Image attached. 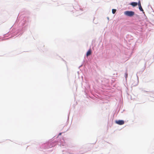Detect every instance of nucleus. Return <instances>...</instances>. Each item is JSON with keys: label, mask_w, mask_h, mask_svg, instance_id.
<instances>
[{"label": "nucleus", "mask_w": 154, "mask_h": 154, "mask_svg": "<svg viewBox=\"0 0 154 154\" xmlns=\"http://www.w3.org/2000/svg\"><path fill=\"white\" fill-rule=\"evenodd\" d=\"M80 10H82H82H83L82 9H81V8H80Z\"/></svg>", "instance_id": "23"}, {"label": "nucleus", "mask_w": 154, "mask_h": 154, "mask_svg": "<svg viewBox=\"0 0 154 154\" xmlns=\"http://www.w3.org/2000/svg\"><path fill=\"white\" fill-rule=\"evenodd\" d=\"M91 53V49L90 48L87 51L86 53V56H88V55H90Z\"/></svg>", "instance_id": "10"}, {"label": "nucleus", "mask_w": 154, "mask_h": 154, "mask_svg": "<svg viewBox=\"0 0 154 154\" xmlns=\"http://www.w3.org/2000/svg\"><path fill=\"white\" fill-rule=\"evenodd\" d=\"M126 38L129 41V40L133 39V37L129 35H126Z\"/></svg>", "instance_id": "7"}, {"label": "nucleus", "mask_w": 154, "mask_h": 154, "mask_svg": "<svg viewBox=\"0 0 154 154\" xmlns=\"http://www.w3.org/2000/svg\"><path fill=\"white\" fill-rule=\"evenodd\" d=\"M62 133V132H60V133H59L58 135L56 137V138H57L59 136L61 135Z\"/></svg>", "instance_id": "17"}, {"label": "nucleus", "mask_w": 154, "mask_h": 154, "mask_svg": "<svg viewBox=\"0 0 154 154\" xmlns=\"http://www.w3.org/2000/svg\"><path fill=\"white\" fill-rule=\"evenodd\" d=\"M115 123L119 125H122L124 124L125 121L123 120H116L115 121Z\"/></svg>", "instance_id": "4"}, {"label": "nucleus", "mask_w": 154, "mask_h": 154, "mask_svg": "<svg viewBox=\"0 0 154 154\" xmlns=\"http://www.w3.org/2000/svg\"><path fill=\"white\" fill-rule=\"evenodd\" d=\"M116 11V9H112V13L113 14H115Z\"/></svg>", "instance_id": "14"}, {"label": "nucleus", "mask_w": 154, "mask_h": 154, "mask_svg": "<svg viewBox=\"0 0 154 154\" xmlns=\"http://www.w3.org/2000/svg\"><path fill=\"white\" fill-rule=\"evenodd\" d=\"M2 41H3V40H4V39H2Z\"/></svg>", "instance_id": "24"}, {"label": "nucleus", "mask_w": 154, "mask_h": 154, "mask_svg": "<svg viewBox=\"0 0 154 154\" xmlns=\"http://www.w3.org/2000/svg\"><path fill=\"white\" fill-rule=\"evenodd\" d=\"M133 17L135 18L136 19V21L138 22V21H140V16L138 14H135L134 13V15Z\"/></svg>", "instance_id": "5"}, {"label": "nucleus", "mask_w": 154, "mask_h": 154, "mask_svg": "<svg viewBox=\"0 0 154 154\" xmlns=\"http://www.w3.org/2000/svg\"><path fill=\"white\" fill-rule=\"evenodd\" d=\"M124 14L127 17H132L134 15V12L131 10H127L124 11Z\"/></svg>", "instance_id": "3"}, {"label": "nucleus", "mask_w": 154, "mask_h": 154, "mask_svg": "<svg viewBox=\"0 0 154 154\" xmlns=\"http://www.w3.org/2000/svg\"><path fill=\"white\" fill-rule=\"evenodd\" d=\"M137 5H138V6L141 5L140 0H139L138 2H137Z\"/></svg>", "instance_id": "15"}, {"label": "nucleus", "mask_w": 154, "mask_h": 154, "mask_svg": "<svg viewBox=\"0 0 154 154\" xmlns=\"http://www.w3.org/2000/svg\"><path fill=\"white\" fill-rule=\"evenodd\" d=\"M137 2H132L129 3V5H131L132 7H134L137 6Z\"/></svg>", "instance_id": "6"}, {"label": "nucleus", "mask_w": 154, "mask_h": 154, "mask_svg": "<svg viewBox=\"0 0 154 154\" xmlns=\"http://www.w3.org/2000/svg\"><path fill=\"white\" fill-rule=\"evenodd\" d=\"M62 60L63 61H64L65 63L66 62V61L65 60H64L62 58Z\"/></svg>", "instance_id": "19"}, {"label": "nucleus", "mask_w": 154, "mask_h": 154, "mask_svg": "<svg viewBox=\"0 0 154 154\" xmlns=\"http://www.w3.org/2000/svg\"><path fill=\"white\" fill-rule=\"evenodd\" d=\"M152 22L153 23H154V20H153Z\"/></svg>", "instance_id": "22"}, {"label": "nucleus", "mask_w": 154, "mask_h": 154, "mask_svg": "<svg viewBox=\"0 0 154 154\" xmlns=\"http://www.w3.org/2000/svg\"><path fill=\"white\" fill-rule=\"evenodd\" d=\"M138 7H139V10L140 11H142L143 12V13L144 14V11H143V10L142 7V6L141 5H140V6H138Z\"/></svg>", "instance_id": "11"}, {"label": "nucleus", "mask_w": 154, "mask_h": 154, "mask_svg": "<svg viewBox=\"0 0 154 154\" xmlns=\"http://www.w3.org/2000/svg\"><path fill=\"white\" fill-rule=\"evenodd\" d=\"M86 152V151H85L84 150H82L80 151L78 153L74 154V153H71L70 154H84V153H85Z\"/></svg>", "instance_id": "9"}, {"label": "nucleus", "mask_w": 154, "mask_h": 154, "mask_svg": "<svg viewBox=\"0 0 154 154\" xmlns=\"http://www.w3.org/2000/svg\"><path fill=\"white\" fill-rule=\"evenodd\" d=\"M146 62L144 64V66L143 68V71L144 70V69H145L146 68Z\"/></svg>", "instance_id": "16"}, {"label": "nucleus", "mask_w": 154, "mask_h": 154, "mask_svg": "<svg viewBox=\"0 0 154 154\" xmlns=\"http://www.w3.org/2000/svg\"><path fill=\"white\" fill-rule=\"evenodd\" d=\"M82 65H80L79 67V68H80L82 66Z\"/></svg>", "instance_id": "21"}, {"label": "nucleus", "mask_w": 154, "mask_h": 154, "mask_svg": "<svg viewBox=\"0 0 154 154\" xmlns=\"http://www.w3.org/2000/svg\"><path fill=\"white\" fill-rule=\"evenodd\" d=\"M119 109H119V110H118V112H119Z\"/></svg>", "instance_id": "25"}, {"label": "nucleus", "mask_w": 154, "mask_h": 154, "mask_svg": "<svg viewBox=\"0 0 154 154\" xmlns=\"http://www.w3.org/2000/svg\"><path fill=\"white\" fill-rule=\"evenodd\" d=\"M18 17L14 24L10 28V31L4 35L5 37H8L9 33L11 35L10 37L6 38L5 40H8L15 36L17 37L20 35H21L27 29L29 24L30 19L29 17L22 15L18 19Z\"/></svg>", "instance_id": "1"}, {"label": "nucleus", "mask_w": 154, "mask_h": 154, "mask_svg": "<svg viewBox=\"0 0 154 154\" xmlns=\"http://www.w3.org/2000/svg\"><path fill=\"white\" fill-rule=\"evenodd\" d=\"M107 19H108V20H109V18L108 17H107Z\"/></svg>", "instance_id": "20"}, {"label": "nucleus", "mask_w": 154, "mask_h": 154, "mask_svg": "<svg viewBox=\"0 0 154 154\" xmlns=\"http://www.w3.org/2000/svg\"><path fill=\"white\" fill-rule=\"evenodd\" d=\"M137 80H138V81L137 82V84H138V83H139V81H138V77L137 75Z\"/></svg>", "instance_id": "18"}, {"label": "nucleus", "mask_w": 154, "mask_h": 154, "mask_svg": "<svg viewBox=\"0 0 154 154\" xmlns=\"http://www.w3.org/2000/svg\"><path fill=\"white\" fill-rule=\"evenodd\" d=\"M62 154H69L70 153L69 152L65 150L62 151Z\"/></svg>", "instance_id": "12"}, {"label": "nucleus", "mask_w": 154, "mask_h": 154, "mask_svg": "<svg viewBox=\"0 0 154 154\" xmlns=\"http://www.w3.org/2000/svg\"><path fill=\"white\" fill-rule=\"evenodd\" d=\"M143 91L145 92H150L152 94H151L149 96L150 97H153L154 98V91Z\"/></svg>", "instance_id": "8"}, {"label": "nucleus", "mask_w": 154, "mask_h": 154, "mask_svg": "<svg viewBox=\"0 0 154 154\" xmlns=\"http://www.w3.org/2000/svg\"><path fill=\"white\" fill-rule=\"evenodd\" d=\"M54 136L53 137V140L51 141H48L47 142L42 144L40 146V148L43 149H48L55 146L57 144L60 146H64L65 143L64 140L63 138H60L59 141L56 140L53 141L55 139Z\"/></svg>", "instance_id": "2"}, {"label": "nucleus", "mask_w": 154, "mask_h": 154, "mask_svg": "<svg viewBox=\"0 0 154 154\" xmlns=\"http://www.w3.org/2000/svg\"><path fill=\"white\" fill-rule=\"evenodd\" d=\"M125 77L126 80H127V79L128 77V73H127V71H126V72L125 73Z\"/></svg>", "instance_id": "13"}]
</instances>
